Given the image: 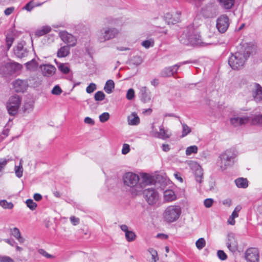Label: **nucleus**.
<instances>
[{"label": "nucleus", "instance_id": "obj_1", "mask_svg": "<svg viewBox=\"0 0 262 262\" xmlns=\"http://www.w3.org/2000/svg\"><path fill=\"white\" fill-rule=\"evenodd\" d=\"M256 49V46L252 42L243 43L242 50L232 54L228 59V63L233 70H239L243 68L245 62L250 55Z\"/></svg>", "mask_w": 262, "mask_h": 262}, {"label": "nucleus", "instance_id": "obj_2", "mask_svg": "<svg viewBox=\"0 0 262 262\" xmlns=\"http://www.w3.org/2000/svg\"><path fill=\"white\" fill-rule=\"evenodd\" d=\"M179 40L184 45L200 47H205L213 43L212 41L202 40L200 34L194 32L191 29H186L184 30L179 37Z\"/></svg>", "mask_w": 262, "mask_h": 262}, {"label": "nucleus", "instance_id": "obj_3", "mask_svg": "<svg viewBox=\"0 0 262 262\" xmlns=\"http://www.w3.org/2000/svg\"><path fill=\"white\" fill-rule=\"evenodd\" d=\"M237 155V151L233 149H229L221 154L217 161V165L222 170L231 166L235 162Z\"/></svg>", "mask_w": 262, "mask_h": 262}, {"label": "nucleus", "instance_id": "obj_4", "mask_svg": "<svg viewBox=\"0 0 262 262\" xmlns=\"http://www.w3.org/2000/svg\"><path fill=\"white\" fill-rule=\"evenodd\" d=\"M122 179L124 185L133 189V193L136 194L141 191L142 186L139 183L140 178L138 174L132 172H126Z\"/></svg>", "mask_w": 262, "mask_h": 262}, {"label": "nucleus", "instance_id": "obj_5", "mask_svg": "<svg viewBox=\"0 0 262 262\" xmlns=\"http://www.w3.org/2000/svg\"><path fill=\"white\" fill-rule=\"evenodd\" d=\"M118 33V29L115 28L105 27L97 32L96 37L99 42H104L115 38Z\"/></svg>", "mask_w": 262, "mask_h": 262}, {"label": "nucleus", "instance_id": "obj_6", "mask_svg": "<svg viewBox=\"0 0 262 262\" xmlns=\"http://www.w3.org/2000/svg\"><path fill=\"white\" fill-rule=\"evenodd\" d=\"M181 208L178 205H170L168 206L163 213V218L168 223L176 221L181 214Z\"/></svg>", "mask_w": 262, "mask_h": 262}, {"label": "nucleus", "instance_id": "obj_7", "mask_svg": "<svg viewBox=\"0 0 262 262\" xmlns=\"http://www.w3.org/2000/svg\"><path fill=\"white\" fill-rule=\"evenodd\" d=\"M21 103V99L18 95H14L9 98L6 103L9 114L14 116L17 113Z\"/></svg>", "mask_w": 262, "mask_h": 262}, {"label": "nucleus", "instance_id": "obj_8", "mask_svg": "<svg viewBox=\"0 0 262 262\" xmlns=\"http://www.w3.org/2000/svg\"><path fill=\"white\" fill-rule=\"evenodd\" d=\"M143 194L145 199L149 205H155L159 201V194L155 189H146L144 191Z\"/></svg>", "mask_w": 262, "mask_h": 262}, {"label": "nucleus", "instance_id": "obj_9", "mask_svg": "<svg viewBox=\"0 0 262 262\" xmlns=\"http://www.w3.org/2000/svg\"><path fill=\"white\" fill-rule=\"evenodd\" d=\"M247 87L252 91V96L256 102L262 101V87L258 83L252 82L249 83Z\"/></svg>", "mask_w": 262, "mask_h": 262}, {"label": "nucleus", "instance_id": "obj_10", "mask_svg": "<svg viewBox=\"0 0 262 262\" xmlns=\"http://www.w3.org/2000/svg\"><path fill=\"white\" fill-rule=\"evenodd\" d=\"M229 26V18L227 15H222L216 19V27L220 33H225Z\"/></svg>", "mask_w": 262, "mask_h": 262}, {"label": "nucleus", "instance_id": "obj_11", "mask_svg": "<svg viewBox=\"0 0 262 262\" xmlns=\"http://www.w3.org/2000/svg\"><path fill=\"white\" fill-rule=\"evenodd\" d=\"M245 257L247 262H259V253L257 248L248 249L245 252Z\"/></svg>", "mask_w": 262, "mask_h": 262}, {"label": "nucleus", "instance_id": "obj_12", "mask_svg": "<svg viewBox=\"0 0 262 262\" xmlns=\"http://www.w3.org/2000/svg\"><path fill=\"white\" fill-rule=\"evenodd\" d=\"M59 36L61 40L65 43H67L69 46H75L76 44V38L71 34L68 33L67 31H61L59 33Z\"/></svg>", "mask_w": 262, "mask_h": 262}, {"label": "nucleus", "instance_id": "obj_13", "mask_svg": "<svg viewBox=\"0 0 262 262\" xmlns=\"http://www.w3.org/2000/svg\"><path fill=\"white\" fill-rule=\"evenodd\" d=\"M191 169L194 171L196 181L201 183L203 181V172L201 166L195 162H192L190 164Z\"/></svg>", "mask_w": 262, "mask_h": 262}, {"label": "nucleus", "instance_id": "obj_14", "mask_svg": "<svg viewBox=\"0 0 262 262\" xmlns=\"http://www.w3.org/2000/svg\"><path fill=\"white\" fill-rule=\"evenodd\" d=\"M250 120L249 117L242 116L241 117L234 115L230 118V123L234 126L236 127L247 123Z\"/></svg>", "mask_w": 262, "mask_h": 262}, {"label": "nucleus", "instance_id": "obj_15", "mask_svg": "<svg viewBox=\"0 0 262 262\" xmlns=\"http://www.w3.org/2000/svg\"><path fill=\"white\" fill-rule=\"evenodd\" d=\"M227 247L232 252H235L237 250L238 244L235 238V235L233 233H229L227 235V241L226 243Z\"/></svg>", "mask_w": 262, "mask_h": 262}, {"label": "nucleus", "instance_id": "obj_16", "mask_svg": "<svg viewBox=\"0 0 262 262\" xmlns=\"http://www.w3.org/2000/svg\"><path fill=\"white\" fill-rule=\"evenodd\" d=\"M180 67V65L177 64L172 66L166 67L161 71L160 76L163 77L172 76L174 73H177Z\"/></svg>", "mask_w": 262, "mask_h": 262}, {"label": "nucleus", "instance_id": "obj_17", "mask_svg": "<svg viewBox=\"0 0 262 262\" xmlns=\"http://www.w3.org/2000/svg\"><path fill=\"white\" fill-rule=\"evenodd\" d=\"M218 13L217 8L212 5L207 6L202 10L203 16L206 18H212L215 17Z\"/></svg>", "mask_w": 262, "mask_h": 262}, {"label": "nucleus", "instance_id": "obj_18", "mask_svg": "<svg viewBox=\"0 0 262 262\" xmlns=\"http://www.w3.org/2000/svg\"><path fill=\"white\" fill-rule=\"evenodd\" d=\"M16 71V66L12 63H7L2 66L0 69V74L6 76L11 75Z\"/></svg>", "mask_w": 262, "mask_h": 262}, {"label": "nucleus", "instance_id": "obj_19", "mask_svg": "<svg viewBox=\"0 0 262 262\" xmlns=\"http://www.w3.org/2000/svg\"><path fill=\"white\" fill-rule=\"evenodd\" d=\"M14 53L18 58H23L27 56L28 51L22 43H18L14 49Z\"/></svg>", "mask_w": 262, "mask_h": 262}, {"label": "nucleus", "instance_id": "obj_20", "mask_svg": "<svg viewBox=\"0 0 262 262\" xmlns=\"http://www.w3.org/2000/svg\"><path fill=\"white\" fill-rule=\"evenodd\" d=\"M42 74L45 76L50 77L53 75L56 72V68L51 64H43L40 66Z\"/></svg>", "mask_w": 262, "mask_h": 262}, {"label": "nucleus", "instance_id": "obj_21", "mask_svg": "<svg viewBox=\"0 0 262 262\" xmlns=\"http://www.w3.org/2000/svg\"><path fill=\"white\" fill-rule=\"evenodd\" d=\"M139 97L144 102H148L151 99L150 92L146 86H142L139 89Z\"/></svg>", "mask_w": 262, "mask_h": 262}, {"label": "nucleus", "instance_id": "obj_22", "mask_svg": "<svg viewBox=\"0 0 262 262\" xmlns=\"http://www.w3.org/2000/svg\"><path fill=\"white\" fill-rule=\"evenodd\" d=\"M27 86V81L25 80L17 79L13 83V87L16 92H24Z\"/></svg>", "mask_w": 262, "mask_h": 262}, {"label": "nucleus", "instance_id": "obj_23", "mask_svg": "<svg viewBox=\"0 0 262 262\" xmlns=\"http://www.w3.org/2000/svg\"><path fill=\"white\" fill-rule=\"evenodd\" d=\"M164 19L168 25L175 24L178 23L180 19V14H172L169 13H166L164 16Z\"/></svg>", "mask_w": 262, "mask_h": 262}, {"label": "nucleus", "instance_id": "obj_24", "mask_svg": "<svg viewBox=\"0 0 262 262\" xmlns=\"http://www.w3.org/2000/svg\"><path fill=\"white\" fill-rule=\"evenodd\" d=\"M154 136L162 139H166L169 138L170 134H169L168 129H165L163 125H161L160 127L159 132H156Z\"/></svg>", "mask_w": 262, "mask_h": 262}, {"label": "nucleus", "instance_id": "obj_25", "mask_svg": "<svg viewBox=\"0 0 262 262\" xmlns=\"http://www.w3.org/2000/svg\"><path fill=\"white\" fill-rule=\"evenodd\" d=\"M10 234L14 237L19 243L23 244L24 243L25 239L21 236L20 232L17 228L14 227L10 229Z\"/></svg>", "mask_w": 262, "mask_h": 262}, {"label": "nucleus", "instance_id": "obj_26", "mask_svg": "<svg viewBox=\"0 0 262 262\" xmlns=\"http://www.w3.org/2000/svg\"><path fill=\"white\" fill-rule=\"evenodd\" d=\"M25 66L28 71L30 72L36 71L38 67V63L37 62L35 59H32L31 60L26 62Z\"/></svg>", "mask_w": 262, "mask_h": 262}, {"label": "nucleus", "instance_id": "obj_27", "mask_svg": "<svg viewBox=\"0 0 262 262\" xmlns=\"http://www.w3.org/2000/svg\"><path fill=\"white\" fill-rule=\"evenodd\" d=\"M127 121L130 125H137L140 123V118L136 113H132L128 116Z\"/></svg>", "mask_w": 262, "mask_h": 262}, {"label": "nucleus", "instance_id": "obj_28", "mask_svg": "<svg viewBox=\"0 0 262 262\" xmlns=\"http://www.w3.org/2000/svg\"><path fill=\"white\" fill-rule=\"evenodd\" d=\"M164 199L165 201L169 202L176 199V195L172 190H166L164 192Z\"/></svg>", "mask_w": 262, "mask_h": 262}, {"label": "nucleus", "instance_id": "obj_29", "mask_svg": "<svg viewBox=\"0 0 262 262\" xmlns=\"http://www.w3.org/2000/svg\"><path fill=\"white\" fill-rule=\"evenodd\" d=\"M51 28L49 26H45L37 30L35 32V35L37 36H43L50 32Z\"/></svg>", "mask_w": 262, "mask_h": 262}, {"label": "nucleus", "instance_id": "obj_30", "mask_svg": "<svg viewBox=\"0 0 262 262\" xmlns=\"http://www.w3.org/2000/svg\"><path fill=\"white\" fill-rule=\"evenodd\" d=\"M70 53V48L69 46H66L61 47L57 51V54L58 57H64Z\"/></svg>", "mask_w": 262, "mask_h": 262}, {"label": "nucleus", "instance_id": "obj_31", "mask_svg": "<svg viewBox=\"0 0 262 262\" xmlns=\"http://www.w3.org/2000/svg\"><path fill=\"white\" fill-rule=\"evenodd\" d=\"M236 185L238 188H246L248 186V182L246 179L240 178L235 180Z\"/></svg>", "mask_w": 262, "mask_h": 262}, {"label": "nucleus", "instance_id": "obj_32", "mask_svg": "<svg viewBox=\"0 0 262 262\" xmlns=\"http://www.w3.org/2000/svg\"><path fill=\"white\" fill-rule=\"evenodd\" d=\"M23 160L20 159L19 161V165H15L14 167V171L15 175L18 178H20L23 176L24 170L23 167Z\"/></svg>", "mask_w": 262, "mask_h": 262}, {"label": "nucleus", "instance_id": "obj_33", "mask_svg": "<svg viewBox=\"0 0 262 262\" xmlns=\"http://www.w3.org/2000/svg\"><path fill=\"white\" fill-rule=\"evenodd\" d=\"M114 87V82L112 80H108L105 83L104 90L107 94H111L113 92Z\"/></svg>", "mask_w": 262, "mask_h": 262}, {"label": "nucleus", "instance_id": "obj_34", "mask_svg": "<svg viewBox=\"0 0 262 262\" xmlns=\"http://www.w3.org/2000/svg\"><path fill=\"white\" fill-rule=\"evenodd\" d=\"M143 183L145 185H150L154 181V177L150 176L149 174L144 173L142 176Z\"/></svg>", "mask_w": 262, "mask_h": 262}, {"label": "nucleus", "instance_id": "obj_35", "mask_svg": "<svg viewBox=\"0 0 262 262\" xmlns=\"http://www.w3.org/2000/svg\"><path fill=\"white\" fill-rule=\"evenodd\" d=\"M221 6L226 9L232 8L234 3V0H220Z\"/></svg>", "mask_w": 262, "mask_h": 262}, {"label": "nucleus", "instance_id": "obj_36", "mask_svg": "<svg viewBox=\"0 0 262 262\" xmlns=\"http://www.w3.org/2000/svg\"><path fill=\"white\" fill-rule=\"evenodd\" d=\"M0 206L5 209H11L14 207V205L12 202H8L6 200H3L0 201Z\"/></svg>", "mask_w": 262, "mask_h": 262}, {"label": "nucleus", "instance_id": "obj_37", "mask_svg": "<svg viewBox=\"0 0 262 262\" xmlns=\"http://www.w3.org/2000/svg\"><path fill=\"white\" fill-rule=\"evenodd\" d=\"M253 124L262 126V114L255 115L252 119Z\"/></svg>", "mask_w": 262, "mask_h": 262}, {"label": "nucleus", "instance_id": "obj_38", "mask_svg": "<svg viewBox=\"0 0 262 262\" xmlns=\"http://www.w3.org/2000/svg\"><path fill=\"white\" fill-rule=\"evenodd\" d=\"M198 148L196 145H192L188 147L186 149V155L190 156L192 154H196L198 152Z\"/></svg>", "mask_w": 262, "mask_h": 262}, {"label": "nucleus", "instance_id": "obj_39", "mask_svg": "<svg viewBox=\"0 0 262 262\" xmlns=\"http://www.w3.org/2000/svg\"><path fill=\"white\" fill-rule=\"evenodd\" d=\"M58 69L64 74H67L70 71V68L67 63H59L57 64Z\"/></svg>", "mask_w": 262, "mask_h": 262}, {"label": "nucleus", "instance_id": "obj_40", "mask_svg": "<svg viewBox=\"0 0 262 262\" xmlns=\"http://www.w3.org/2000/svg\"><path fill=\"white\" fill-rule=\"evenodd\" d=\"M148 251L152 257L150 262H156L159 259L157 251L153 248H149Z\"/></svg>", "mask_w": 262, "mask_h": 262}, {"label": "nucleus", "instance_id": "obj_41", "mask_svg": "<svg viewBox=\"0 0 262 262\" xmlns=\"http://www.w3.org/2000/svg\"><path fill=\"white\" fill-rule=\"evenodd\" d=\"M125 238L128 242H132L135 239L136 234L132 231H128L125 233Z\"/></svg>", "mask_w": 262, "mask_h": 262}, {"label": "nucleus", "instance_id": "obj_42", "mask_svg": "<svg viewBox=\"0 0 262 262\" xmlns=\"http://www.w3.org/2000/svg\"><path fill=\"white\" fill-rule=\"evenodd\" d=\"M195 245L199 250L202 249L206 245V242L204 238H200L195 242Z\"/></svg>", "mask_w": 262, "mask_h": 262}, {"label": "nucleus", "instance_id": "obj_43", "mask_svg": "<svg viewBox=\"0 0 262 262\" xmlns=\"http://www.w3.org/2000/svg\"><path fill=\"white\" fill-rule=\"evenodd\" d=\"M26 204L28 208L31 210H34L37 207V204L33 202L32 199H28L26 201Z\"/></svg>", "mask_w": 262, "mask_h": 262}, {"label": "nucleus", "instance_id": "obj_44", "mask_svg": "<svg viewBox=\"0 0 262 262\" xmlns=\"http://www.w3.org/2000/svg\"><path fill=\"white\" fill-rule=\"evenodd\" d=\"M105 96L103 92L98 91L95 93L94 98L96 101H102L105 98Z\"/></svg>", "mask_w": 262, "mask_h": 262}, {"label": "nucleus", "instance_id": "obj_45", "mask_svg": "<svg viewBox=\"0 0 262 262\" xmlns=\"http://www.w3.org/2000/svg\"><path fill=\"white\" fill-rule=\"evenodd\" d=\"M37 252L39 254L42 255L43 256L47 258H53L54 256L50 254L47 253L44 249H38Z\"/></svg>", "mask_w": 262, "mask_h": 262}, {"label": "nucleus", "instance_id": "obj_46", "mask_svg": "<svg viewBox=\"0 0 262 262\" xmlns=\"http://www.w3.org/2000/svg\"><path fill=\"white\" fill-rule=\"evenodd\" d=\"M191 132L190 128L186 124H182V137L187 136Z\"/></svg>", "mask_w": 262, "mask_h": 262}, {"label": "nucleus", "instance_id": "obj_47", "mask_svg": "<svg viewBox=\"0 0 262 262\" xmlns=\"http://www.w3.org/2000/svg\"><path fill=\"white\" fill-rule=\"evenodd\" d=\"M110 114L107 112H104L99 116V120L101 122H105L110 118Z\"/></svg>", "mask_w": 262, "mask_h": 262}, {"label": "nucleus", "instance_id": "obj_48", "mask_svg": "<svg viewBox=\"0 0 262 262\" xmlns=\"http://www.w3.org/2000/svg\"><path fill=\"white\" fill-rule=\"evenodd\" d=\"M96 85L94 83H91L86 88V92L91 94L96 90Z\"/></svg>", "mask_w": 262, "mask_h": 262}, {"label": "nucleus", "instance_id": "obj_49", "mask_svg": "<svg viewBox=\"0 0 262 262\" xmlns=\"http://www.w3.org/2000/svg\"><path fill=\"white\" fill-rule=\"evenodd\" d=\"M141 45L144 47H145V48H149L150 47H152L154 46V41L152 39H149V40H144L143 41Z\"/></svg>", "mask_w": 262, "mask_h": 262}, {"label": "nucleus", "instance_id": "obj_50", "mask_svg": "<svg viewBox=\"0 0 262 262\" xmlns=\"http://www.w3.org/2000/svg\"><path fill=\"white\" fill-rule=\"evenodd\" d=\"M135 97V91L133 89H129L126 93V97L129 100H132Z\"/></svg>", "mask_w": 262, "mask_h": 262}, {"label": "nucleus", "instance_id": "obj_51", "mask_svg": "<svg viewBox=\"0 0 262 262\" xmlns=\"http://www.w3.org/2000/svg\"><path fill=\"white\" fill-rule=\"evenodd\" d=\"M0 262H15L14 260L8 256L0 255Z\"/></svg>", "mask_w": 262, "mask_h": 262}, {"label": "nucleus", "instance_id": "obj_52", "mask_svg": "<svg viewBox=\"0 0 262 262\" xmlns=\"http://www.w3.org/2000/svg\"><path fill=\"white\" fill-rule=\"evenodd\" d=\"M217 254L219 258L222 260H225L227 258L226 254L223 250H219L217 252Z\"/></svg>", "mask_w": 262, "mask_h": 262}, {"label": "nucleus", "instance_id": "obj_53", "mask_svg": "<svg viewBox=\"0 0 262 262\" xmlns=\"http://www.w3.org/2000/svg\"><path fill=\"white\" fill-rule=\"evenodd\" d=\"M62 93V90L58 85H55L52 90L53 95H59Z\"/></svg>", "mask_w": 262, "mask_h": 262}, {"label": "nucleus", "instance_id": "obj_54", "mask_svg": "<svg viewBox=\"0 0 262 262\" xmlns=\"http://www.w3.org/2000/svg\"><path fill=\"white\" fill-rule=\"evenodd\" d=\"M213 202L214 200L212 199H206L204 201V204L206 208H210L212 206Z\"/></svg>", "mask_w": 262, "mask_h": 262}, {"label": "nucleus", "instance_id": "obj_55", "mask_svg": "<svg viewBox=\"0 0 262 262\" xmlns=\"http://www.w3.org/2000/svg\"><path fill=\"white\" fill-rule=\"evenodd\" d=\"M130 151L129 145L127 144H124L122 146V154L123 155H126L128 154Z\"/></svg>", "mask_w": 262, "mask_h": 262}, {"label": "nucleus", "instance_id": "obj_56", "mask_svg": "<svg viewBox=\"0 0 262 262\" xmlns=\"http://www.w3.org/2000/svg\"><path fill=\"white\" fill-rule=\"evenodd\" d=\"M9 160L6 159H0V172L5 168Z\"/></svg>", "mask_w": 262, "mask_h": 262}, {"label": "nucleus", "instance_id": "obj_57", "mask_svg": "<svg viewBox=\"0 0 262 262\" xmlns=\"http://www.w3.org/2000/svg\"><path fill=\"white\" fill-rule=\"evenodd\" d=\"M14 39L13 37L11 36H7L6 37V45L8 49H9L11 47L13 42Z\"/></svg>", "mask_w": 262, "mask_h": 262}, {"label": "nucleus", "instance_id": "obj_58", "mask_svg": "<svg viewBox=\"0 0 262 262\" xmlns=\"http://www.w3.org/2000/svg\"><path fill=\"white\" fill-rule=\"evenodd\" d=\"M34 7V5L33 2L30 1V2L27 4V5L23 9L27 10L28 11H31Z\"/></svg>", "mask_w": 262, "mask_h": 262}, {"label": "nucleus", "instance_id": "obj_59", "mask_svg": "<svg viewBox=\"0 0 262 262\" xmlns=\"http://www.w3.org/2000/svg\"><path fill=\"white\" fill-rule=\"evenodd\" d=\"M70 221L72 224L74 226L77 225L79 223V219L74 216L70 217Z\"/></svg>", "mask_w": 262, "mask_h": 262}, {"label": "nucleus", "instance_id": "obj_60", "mask_svg": "<svg viewBox=\"0 0 262 262\" xmlns=\"http://www.w3.org/2000/svg\"><path fill=\"white\" fill-rule=\"evenodd\" d=\"M173 176L174 178L180 183L183 182V178L181 177V174L179 172H176L174 173Z\"/></svg>", "mask_w": 262, "mask_h": 262}, {"label": "nucleus", "instance_id": "obj_61", "mask_svg": "<svg viewBox=\"0 0 262 262\" xmlns=\"http://www.w3.org/2000/svg\"><path fill=\"white\" fill-rule=\"evenodd\" d=\"M84 122L86 124H88L90 125H94L95 124V121L91 118L86 117L84 119Z\"/></svg>", "mask_w": 262, "mask_h": 262}, {"label": "nucleus", "instance_id": "obj_62", "mask_svg": "<svg viewBox=\"0 0 262 262\" xmlns=\"http://www.w3.org/2000/svg\"><path fill=\"white\" fill-rule=\"evenodd\" d=\"M133 60L134 61V63L136 65H139L142 62V58L141 57L139 56H136L134 57Z\"/></svg>", "mask_w": 262, "mask_h": 262}, {"label": "nucleus", "instance_id": "obj_63", "mask_svg": "<svg viewBox=\"0 0 262 262\" xmlns=\"http://www.w3.org/2000/svg\"><path fill=\"white\" fill-rule=\"evenodd\" d=\"M14 10V8L13 7H9L7 8L5 10V14L7 16L10 15Z\"/></svg>", "mask_w": 262, "mask_h": 262}, {"label": "nucleus", "instance_id": "obj_64", "mask_svg": "<svg viewBox=\"0 0 262 262\" xmlns=\"http://www.w3.org/2000/svg\"><path fill=\"white\" fill-rule=\"evenodd\" d=\"M234 219V217L230 215L227 221L228 224L231 225H234L235 223Z\"/></svg>", "mask_w": 262, "mask_h": 262}]
</instances>
